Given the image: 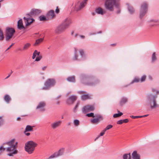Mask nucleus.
Returning <instances> with one entry per match:
<instances>
[{
  "label": "nucleus",
  "instance_id": "9d476101",
  "mask_svg": "<svg viewBox=\"0 0 159 159\" xmlns=\"http://www.w3.org/2000/svg\"><path fill=\"white\" fill-rule=\"evenodd\" d=\"M71 23V19L69 18H66L65 19L61 24L66 28L67 29Z\"/></svg>",
  "mask_w": 159,
  "mask_h": 159
},
{
  "label": "nucleus",
  "instance_id": "680f3d73",
  "mask_svg": "<svg viewBox=\"0 0 159 159\" xmlns=\"http://www.w3.org/2000/svg\"><path fill=\"white\" fill-rule=\"evenodd\" d=\"M80 37L82 39H84L85 38V36L83 35H80Z\"/></svg>",
  "mask_w": 159,
  "mask_h": 159
},
{
  "label": "nucleus",
  "instance_id": "7ed1b4c3",
  "mask_svg": "<svg viewBox=\"0 0 159 159\" xmlns=\"http://www.w3.org/2000/svg\"><path fill=\"white\" fill-rule=\"evenodd\" d=\"M37 146V143L32 141H30L25 143V149L29 154H31Z\"/></svg>",
  "mask_w": 159,
  "mask_h": 159
},
{
  "label": "nucleus",
  "instance_id": "a19ab883",
  "mask_svg": "<svg viewBox=\"0 0 159 159\" xmlns=\"http://www.w3.org/2000/svg\"><path fill=\"white\" fill-rule=\"evenodd\" d=\"M40 52H38L37 51L35 50V51H34V53H33V56H32V58L33 59H34L37 55H39V54H40Z\"/></svg>",
  "mask_w": 159,
  "mask_h": 159
},
{
  "label": "nucleus",
  "instance_id": "473e14b6",
  "mask_svg": "<svg viewBox=\"0 0 159 159\" xmlns=\"http://www.w3.org/2000/svg\"><path fill=\"white\" fill-rule=\"evenodd\" d=\"M87 0H84L81 3H80V7L81 9L83 8L86 5Z\"/></svg>",
  "mask_w": 159,
  "mask_h": 159
},
{
  "label": "nucleus",
  "instance_id": "4468645a",
  "mask_svg": "<svg viewBox=\"0 0 159 159\" xmlns=\"http://www.w3.org/2000/svg\"><path fill=\"white\" fill-rule=\"evenodd\" d=\"M94 109L93 106L92 105H87L84 107L82 109L84 112L86 113L90 111H92Z\"/></svg>",
  "mask_w": 159,
  "mask_h": 159
},
{
  "label": "nucleus",
  "instance_id": "423d86ee",
  "mask_svg": "<svg viewBox=\"0 0 159 159\" xmlns=\"http://www.w3.org/2000/svg\"><path fill=\"white\" fill-rule=\"evenodd\" d=\"M148 4L146 2H143L141 5L140 10V17L142 18L145 15L147 11Z\"/></svg>",
  "mask_w": 159,
  "mask_h": 159
},
{
  "label": "nucleus",
  "instance_id": "ddd939ff",
  "mask_svg": "<svg viewBox=\"0 0 159 159\" xmlns=\"http://www.w3.org/2000/svg\"><path fill=\"white\" fill-rule=\"evenodd\" d=\"M95 118L91 119L90 120L91 123L93 124L98 123L102 118V116L99 115H95Z\"/></svg>",
  "mask_w": 159,
  "mask_h": 159
},
{
  "label": "nucleus",
  "instance_id": "72a5a7b5",
  "mask_svg": "<svg viewBox=\"0 0 159 159\" xmlns=\"http://www.w3.org/2000/svg\"><path fill=\"white\" fill-rule=\"evenodd\" d=\"M74 10L76 11H79L81 10L80 7V4L79 2H77L75 4Z\"/></svg>",
  "mask_w": 159,
  "mask_h": 159
},
{
  "label": "nucleus",
  "instance_id": "69168bd1",
  "mask_svg": "<svg viewBox=\"0 0 159 159\" xmlns=\"http://www.w3.org/2000/svg\"><path fill=\"white\" fill-rule=\"evenodd\" d=\"M78 35V34H75L74 35V37L75 38L77 37V36Z\"/></svg>",
  "mask_w": 159,
  "mask_h": 159
},
{
  "label": "nucleus",
  "instance_id": "09e8293b",
  "mask_svg": "<svg viewBox=\"0 0 159 159\" xmlns=\"http://www.w3.org/2000/svg\"><path fill=\"white\" fill-rule=\"evenodd\" d=\"M80 104L79 102H78L74 108V112H76L77 111L76 109L78 107Z\"/></svg>",
  "mask_w": 159,
  "mask_h": 159
},
{
  "label": "nucleus",
  "instance_id": "412c9836",
  "mask_svg": "<svg viewBox=\"0 0 159 159\" xmlns=\"http://www.w3.org/2000/svg\"><path fill=\"white\" fill-rule=\"evenodd\" d=\"M81 79H85L86 80H93V77L86 76L85 75H82L80 76Z\"/></svg>",
  "mask_w": 159,
  "mask_h": 159
},
{
  "label": "nucleus",
  "instance_id": "5fc2aeb1",
  "mask_svg": "<svg viewBox=\"0 0 159 159\" xmlns=\"http://www.w3.org/2000/svg\"><path fill=\"white\" fill-rule=\"evenodd\" d=\"M130 117L132 118L135 119V118H141V116H130Z\"/></svg>",
  "mask_w": 159,
  "mask_h": 159
},
{
  "label": "nucleus",
  "instance_id": "0eeeda50",
  "mask_svg": "<svg viewBox=\"0 0 159 159\" xmlns=\"http://www.w3.org/2000/svg\"><path fill=\"white\" fill-rule=\"evenodd\" d=\"M56 83L55 80L53 79H49L45 82L44 84L45 87H43V89H47L51 86H53Z\"/></svg>",
  "mask_w": 159,
  "mask_h": 159
},
{
  "label": "nucleus",
  "instance_id": "393cba45",
  "mask_svg": "<svg viewBox=\"0 0 159 159\" xmlns=\"http://www.w3.org/2000/svg\"><path fill=\"white\" fill-rule=\"evenodd\" d=\"M99 81L98 80H96L93 81V82H88L87 83V84L90 86H94L98 84Z\"/></svg>",
  "mask_w": 159,
  "mask_h": 159
},
{
  "label": "nucleus",
  "instance_id": "e433bc0d",
  "mask_svg": "<svg viewBox=\"0 0 159 159\" xmlns=\"http://www.w3.org/2000/svg\"><path fill=\"white\" fill-rule=\"evenodd\" d=\"M123 159H131V155L130 153L125 154L123 155Z\"/></svg>",
  "mask_w": 159,
  "mask_h": 159
},
{
  "label": "nucleus",
  "instance_id": "13d9d810",
  "mask_svg": "<svg viewBox=\"0 0 159 159\" xmlns=\"http://www.w3.org/2000/svg\"><path fill=\"white\" fill-rule=\"evenodd\" d=\"M14 44V43H12L11 44V45L10 46L6 49V51H7L9 49H10V48L12 47V46Z\"/></svg>",
  "mask_w": 159,
  "mask_h": 159
},
{
  "label": "nucleus",
  "instance_id": "4d7b16f0",
  "mask_svg": "<svg viewBox=\"0 0 159 159\" xmlns=\"http://www.w3.org/2000/svg\"><path fill=\"white\" fill-rule=\"evenodd\" d=\"M17 144H18L17 142H16L15 143V142L13 143V145L17 148Z\"/></svg>",
  "mask_w": 159,
  "mask_h": 159
},
{
  "label": "nucleus",
  "instance_id": "1a4fd4ad",
  "mask_svg": "<svg viewBox=\"0 0 159 159\" xmlns=\"http://www.w3.org/2000/svg\"><path fill=\"white\" fill-rule=\"evenodd\" d=\"M66 29L61 24L56 27L55 31L56 33L58 34H60L64 32Z\"/></svg>",
  "mask_w": 159,
  "mask_h": 159
},
{
  "label": "nucleus",
  "instance_id": "5701e85b",
  "mask_svg": "<svg viewBox=\"0 0 159 159\" xmlns=\"http://www.w3.org/2000/svg\"><path fill=\"white\" fill-rule=\"evenodd\" d=\"M128 101V99L126 98L123 97L120 102V104L121 106H123Z\"/></svg>",
  "mask_w": 159,
  "mask_h": 159
},
{
  "label": "nucleus",
  "instance_id": "f704fd0d",
  "mask_svg": "<svg viewBox=\"0 0 159 159\" xmlns=\"http://www.w3.org/2000/svg\"><path fill=\"white\" fill-rule=\"evenodd\" d=\"M157 60V57L156 56V52H154L152 56V62H155Z\"/></svg>",
  "mask_w": 159,
  "mask_h": 159
},
{
  "label": "nucleus",
  "instance_id": "bb28decb",
  "mask_svg": "<svg viewBox=\"0 0 159 159\" xmlns=\"http://www.w3.org/2000/svg\"><path fill=\"white\" fill-rule=\"evenodd\" d=\"M64 148H62L60 149L57 152H55L57 157L62 155L64 152Z\"/></svg>",
  "mask_w": 159,
  "mask_h": 159
},
{
  "label": "nucleus",
  "instance_id": "e2e57ef3",
  "mask_svg": "<svg viewBox=\"0 0 159 159\" xmlns=\"http://www.w3.org/2000/svg\"><path fill=\"white\" fill-rule=\"evenodd\" d=\"M46 68H47V66H44L42 68V70H44Z\"/></svg>",
  "mask_w": 159,
  "mask_h": 159
},
{
  "label": "nucleus",
  "instance_id": "f257e3e1",
  "mask_svg": "<svg viewBox=\"0 0 159 159\" xmlns=\"http://www.w3.org/2000/svg\"><path fill=\"white\" fill-rule=\"evenodd\" d=\"M15 140L16 139L14 138L3 144H7L9 146L6 148V151L9 152L7 155L9 156H13L14 155L16 154L18 152L17 148L13 145V143L15 142Z\"/></svg>",
  "mask_w": 159,
  "mask_h": 159
},
{
  "label": "nucleus",
  "instance_id": "338daca9",
  "mask_svg": "<svg viewBox=\"0 0 159 159\" xmlns=\"http://www.w3.org/2000/svg\"><path fill=\"white\" fill-rule=\"evenodd\" d=\"M61 97V95H59V96H58L57 97V99H58V98H60Z\"/></svg>",
  "mask_w": 159,
  "mask_h": 159
},
{
  "label": "nucleus",
  "instance_id": "7c9ffc66",
  "mask_svg": "<svg viewBox=\"0 0 159 159\" xmlns=\"http://www.w3.org/2000/svg\"><path fill=\"white\" fill-rule=\"evenodd\" d=\"M129 121V120L127 119H126L124 120H118L117 124L119 125H121L123 123H127Z\"/></svg>",
  "mask_w": 159,
  "mask_h": 159
},
{
  "label": "nucleus",
  "instance_id": "a211bd4d",
  "mask_svg": "<svg viewBox=\"0 0 159 159\" xmlns=\"http://www.w3.org/2000/svg\"><path fill=\"white\" fill-rule=\"evenodd\" d=\"M55 16L54 11L53 10H51L49 11L47 15V20H48L52 19Z\"/></svg>",
  "mask_w": 159,
  "mask_h": 159
},
{
  "label": "nucleus",
  "instance_id": "6ab92c4d",
  "mask_svg": "<svg viewBox=\"0 0 159 159\" xmlns=\"http://www.w3.org/2000/svg\"><path fill=\"white\" fill-rule=\"evenodd\" d=\"M17 28L18 29L20 30L25 29V28L23 25L22 20L21 19L19 20L17 22Z\"/></svg>",
  "mask_w": 159,
  "mask_h": 159
},
{
  "label": "nucleus",
  "instance_id": "c85d7f7f",
  "mask_svg": "<svg viewBox=\"0 0 159 159\" xmlns=\"http://www.w3.org/2000/svg\"><path fill=\"white\" fill-rule=\"evenodd\" d=\"M68 81L70 82H75V77L74 76L68 77L67 78Z\"/></svg>",
  "mask_w": 159,
  "mask_h": 159
},
{
  "label": "nucleus",
  "instance_id": "49530a36",
  "mask_svg": "<svg viewBox=\"0 0 159 159\" xmlns=\"http://www.w3.org/2000/svg\"><path fill=\"white\" fill-rule=\"evenodd\" d=\"M140 80L139 78H135L131 82V83L133 84V83H135V82H138L140 81Z\"/></svg>",
  "mask_w": 159,
  "mask_h": 159
},
{
  "label": "nucleus",
  "instance_id": "0e129e2a",
  "mask_svg": "<svg viewBox=\"0 0 159 159\" xmlns=\"http://www.w3.org/2000/svg\"><path fill=\"white\" fill-rule=\"evenodd\" d=\"M148 116V115H144L143 116H141V118H142V117H145L147 116Z\"/></svg>",
  "mask_w": 159,
  "mask_h": 159
},
{
  "label": "nucleus",
  "instance_id": "cd10ccee",
  "mask_svg": "<svg viewBox=\"0 0 159 159\" xmlns=\"http://www.w3.org/2000/svg\"><path fill=\"white\" fill-rule=\"evenodd\" d=\"M43 40V38H40L36 40L35 43L34 44V45L35 46H37L39 45L40 43H41Z\"/></svg>",
  "mask_w": 159,
  "mask_h": 159
},
{
  "label": "nucleus",
  "instance_id": "dca6fc26",
  "mask_svg": "<svg viewBox=\"0 0 159 159\" xmlns=\"http://www.w3.org/2000/svg\"><path fill=\"white\" fill-rule=\"evenodd\" d=\"M41 10L38 9H32L31 11L28 14H27L29 16H35L38 15L41 12Z\"/></svg>",
  "mask_w": 159,
  "mask_h": 159
},
{
  "label": "nucleus",
  "instance_id": "774afa93",
  "mask_svg": "<svg viewBox=\"0 0 159 159\" xmlns=\"http://www.w3.org/2000/svg\"><path fill=\"white\" fill-rule=\"evenodd\" d=\"M100 137V136H98L97 138H96L95 139V141L96 140L98 139L99 137Z\"/></svg>",
  "mask_w": 159,
  "mask_h": 159
},
{
  "label": "nucleus",
  "instance_id": "37998d69",
  "mask_svg": "<svg viewBox=\"0 0 159 159\" xmlns=\"http://www.w3.org/2000/svg\"><path fill=\"white\" fill-rule=\"evenodd\" d=\"M40 21H44L47 20V17H46L44 16H41L39 17Z\"/></svg>",
  "mask_w": 159,
  "mask_h": 159
},
{
  "label": "nucleus",
  "instance_id": "c756f323",
  "mask_svg": "<svg viewBox=\"0 0 159 159\" xmlns=\"http://www.w3.org/2000/svg\"><path fill=\"white\" fill-rule=\"evenodd\" d=\"M91 96L88 94L83 95L81 96V98L82 100H85L87 99H90Z\"/></svg>",
  "mask_w": 159,
  "mask_h": 159
},
{
  "label": "nucleus",
  "instance_id": "2f4dec72",
  "mask_svg": "<svg viewBox=\"0 0 159 159\" xmlns=\"http://www.w3.org/2000/svg\"><path fill=\"white\" fill-rule=\"evenodd\" d=\"M33 126H31L30 125H27L26 126L25 130V132L28 131H32L33 130Z\"/></svg>",
  "mask_w": 159,
  "mask_h": 159
},
{
  "label": "nucleus",
  "instance_id": "58836bf2",
  "mask_svg": "<svg viewBox=\"0 0 159 159\" xmlns=\"http://www.w3.org/2000/svg\"><path fill=\"white\" fill-rule=\"evenodd\" d=\"M157 22L154 20H151L148 23L149 25L150 26H154L156 25Z\"/></svg>",
  "mask_w": 159,
  "mask_h": 159
},
{
  "label": "nucleus",
  "instance_id": "79ce46f5",
  "mask_svg": "<svg viewBox=\"0 0 159 159\" xmlns=\"http://www.w3.org/2000/svg\"><path fill=\"white\" fill-rule=\"evenodd\" d=\"M4 39L3 33L0 29V40H2Z\"/></svg>",
  "mask_w": 159,
  "mask_h": 159
},
{
  "label": "nucleus",
  "instance_id": "f8f14e48",
  "mask_svg": "<svg viewBox=\"0 0 159 159\" xmlns=\"http://www.w3.org/2000/svg\"><path fill=\"white\" fill-rule=\"evenodd\" d=\"M30 16L28 15L27 14V17H24L23 18L26 26L31 24L34 20L33 18H31L29 17Z\"/></svg>",
  "mask_w": 159,
  "mask_h": 159
},
{
  "label": "nucleus",
  "instance_id": "b1692460",
  "mask_svg": "<svg viewBox=\"0 0 159 159\" xmlns=\"http://www.w3.org/2000/svg\"><path fill=\"white\" fill-rule=\"evenodd\" d=\"M127 5H128V10L129 11V13L131 14H133L135 11L134 8L132 6L129 5V4H127Z\"/></svg>",
  "mask_w": 159,
  "mask_h": 159
},
{
  "label": "nucleus",
  "instance_id": "ea45409f",
  "mask_svg": "<svg viewBox=\"0 0 159 159\" xmlns=\"http://www.w3.org/2000/svg\"><path fill=\"white\" fill-rule=\"evenodd\" d=\"M73 123L75 126H78L80 125V122L78 120L75 119L73 121Z\"/></svg>",
  "mask_w": 159,
  "mask_h": 159
},
{
  "label": "nucleus",
  "instance_id": "39448f33",
  "mask_svg": "<svg viewBox=\"0 0 159 159\" xmlns=\"http://www.w3.org/2000/svg\"><path fill=\"white\" fill-rule=\"evenodd\" d=\"M15 32V30L14 29L12 28H7L6 31V40L8 41L11 39Z\"/></svg>",
  "mask_w": 159,
  "mask_h": 159
},
{
  "label": "nucleus",
  "instance_id": "f3484780",
  "mask_svg": "<svg viewBox=\"0 0 159 159\" xmlns=\"http://www.w3.org/2000/svg\"><path fill=\"white\" fill-rule=\"evenodd\" d=\"M77 99V97L74 95L70 96L67 101V102L69 104H73L74 102Z\"/></svg>",
  "mask_w": 159,
  "mask_h": 159
},
{
  "label": "nucleus",
  "instance_id": "c03bdc74",
  "mask_svg": "<svg viewBox=\"0 0 159 159\" xmlns=\"http://www.w3.org/2000/svg\"><path fill=\"white\" fill-rule=\"evenodd\" d=\"M55 152L54 154L51 155L48 158V159H51L52 158H54L55 157H57L56 154Z\"/></svg>",
  "mask_w": 159,
  "mask_h": 159
},
{
  "label": "nucleus",
  "instance_id": "de8ad7c7",
  "mask_svg": "<svg viewBox=\"0 0 159 159\" xmlns=\"http://www.w3.org/2000/svg\"><path fill=\"white\" fill-rule=\"evenodd\" d=\"M4 122V120L2 117H0V126H2Z\"/></svg>",
  "mask_w": 159,
  "mask_h": 159
},
{
  "label": "nucleus",
  "instance_id": "a878e982",
  "mask_svg": "<svg viewBox=\"0 0 159 159\" xmlns=\"http://www.w3.org/2000/svg\"><path fill=\"white\" fill-rule=\"evenodd\" d=\"M96 11L98 14L102 15L104 14V10L102 8L100 7L96 9Z\"/></svg>",
  "mask_w": 159,
  "mask_h": 159
},
{
  "label": "nucleus",
  "instance_id": "8fccbe9b",
  "mask_svg": "<svg viewBox=\"0 0 159 159\" xmlns=\"http://www.w3.org/2000/svg\"><path fill=\"white\" fill-rule=\"evenodd\" d=\"M113 127V126L112 125H109L107 126L104 129L106 131L107 130Z\"/></svg>",
  "mask_w": 159,
  "mask_h": 159
},
{
  "label": "nucleus",
  "instance_id": "aec40b11",
  "mask_svg": "<svg viewBox=\"0 0 159 159\" xmlns=\"http://www.w3.org/2000/svg\"><path fill=\"white\" fill-rule=\"evenodd\" d=\"M132 156L133 159H140V156L137 153L136 151L133 152Z\"/></svg>",
  "mask_w": 159,
  "mask_h": 159
},
{
  "label": "nucleus",
  "instance_id": "c9c22d12",
  "mask_svg": "<svg viewBox=\"0 0 159 159\" xmlns=\"http://www.w3.org/2000/svg\"><path fill=\"white\" fill-rule=\"evenodd\" d=\"M31 46V44L29 43H27L25 44L23 48V50H27Z\"/></svg>",
  "mask_w": 159,
  "mask_h": 159
},
{
  "label": "nucleus",
  "instance_id": "4c0bfd02",
  "mask_svg": "<svg viewBox=\"0 0 159 159\" xmlns=\"http://www.w3.org/2000/svg\"><path fill=\"white\" fill-rule=\"evenodd\" d=\"M118 113L115 114L113 115V117L114 118L117 117L121 116L123 114V113L120 112L119 111H118Z\"/></svg>",
  "mask_w": 159,
  "mask_h": 159
},
{
  "label": "nucleus",
  "instance_id": "bf43d9fd",
  "mask_svg": "<svg viewBox=\"0 0 159 159\" xmlns=\"http://www.w3.org/2000/svg\"><path fill=\"white\" fill-rule=\"evenodd\" d=\"M57 13H58L59 12V10L58 8V7H57L55 11Z\"/></svg>",
  "mask_w": 159,
  "mask_h": 159
},
{
  "label": "nucleus",
  "instance_id": "3c124183",
  "mask_svg": "<svg viewBox=\"0 0 159 159\" xmlns=\"http://www.w3.org/2000/svg\"><path fill=\"white\" fill-rule=\"evenodd\" d=\"M42 58V56L41 55H38V56L35 59V61H39Z\"/></svg>",
  "mask_w": 159,
  "mask_h": 159
},
{
  "label": "nucleus",
  "instance_id": "f03ea898",
  "mask_svg": "<svg viewBox=\"0 0 159 159\" xmlns=\"http://www.w3.org/2000/svg\"><path fill=\"white\" fill-rule=\"evenodd\" d=\"M157 98L156 95H154L150 94L147 97V99L150 104V107L152 109H156L159 107V105L156 102V98Z\"/></svg>",
  "mask_w": 159,
  "mask_h": 159
},
{
  "label": "nucleus",
  "instance_id": "9b49d317",
  "mask_svg": "<svg viewBox=\"0 0 159 159\" xmlns=\"http://www.w3.org/2000/svg\"><path fill=\"white\" fill-rule=\"evenodd\" d=\"M62 123L61 120L55 121L52 123L50 125L51 128L53 129H55L59 127Z\"/></svg>",
  "mask_w": 159,
  "mask_h": 159
},
{
  "label": "nucleus",
  "instance_id": "603ef678",
  "mask_svg": "<svg viewBox=\"0 0 159 159\" xmlns=\"http://www.w3.org/2000/svg\"><path fill=\"white\" fill-rule=\"evenodd\" d=\"M5 148L3 147V146H1L0 147V155L5 150Z\"/></svg>",
  "mask_w": 159,
  "mask_h": 159
},
{
  "label": "nucleus",
  "instance_id": "864d4df0",
  "mask_svg": "<svg viewBox=\"0 0 159 159\" xmlns=\"http://www.w3.org/2000/svg\"><path fill=\"white\" fill-rule=\"evenodd\" d=\"M146 78V76L145 75H144L143 76L140 80V81L141 82H143V81H144Z\"/></svg>",
  "mask_w": 159,
  "mask_h": 159
},
{
  "label": "nucleus",
  "instance_id": "052dcab7",
  "mask_svg": "<svg viewBox=\"0 0 159 159\" xmlns=\"http://www.w3.org/2000/svg\"><path fill=\"white\" fill-rule=\"evenodd\" d=\"M24 133L27 136H29L30 135V133H26V132H25V131H24Z\"/></svg>",
  "mask_w": 159,
  "mask_h": 159
},
{
  "label": "nucleus",
  "instance_id": "6e6d98bb",
  "mask_svg": "<svg viewBox=\"0 0 159 159\" xmlns=\"http://www.w3.org/2000/svg\"><path fill=\"white\" fill-rule=\"evenodd\" d=\"M106 132L105 130L104 129L103 130L102 132L100 133V135L99 136H102L104 135V134H105V132Z\"/></svg>",
  "mask_w": 159,
  "mask_h": 159
},
{
  "label": "nucleus",
  "instance_id": "a18cd8bd",
  "mask_svg": "<svg viewBox=\"0 0 159 159\" xmlns=\"http://www.w3.org/2000/svg\"><path fill=\"white\" fill-rule=\"evenodd\" d=\"M86 116L88 117H95V115H94V113L92 112L87 114Z\"/></svg>",
  "mask_w": 159,
  "mask_h": 159
},
{
  "label": "nucleus",
  "instance_id": "6e6552de",
  "mask_svg": "<svg viewBox=\"0 0 159 159\" xmlns=\"http://www.w3.org/2000/svg\"><path fill=\"white\" fill-rule=\"evenodd\" d=\"M77 49L75 48V55L73 58L74 60H80L84 59V53L83 50L80 49L79 51V52L80 55V57L79 58L77 54Z\"/></svg>",
  "mask_w": 159,
  "mask_h": 159
},
{
  "label": "nucleus",
  "instance_id": "2eb2a0df",
  "mask_svg": "<svg viewBox=\"0 0 159 159\" xmlns=\"http://www.w3.org/2000/svg\"><path fill=\"white\" fill-rule=\"evenodd\" d=\"M46 105L45 103L44 102H39L36 107L37 109H39L41 111H44L45 109L44 108Z\"/></svg>",
  "mask_w": 159,
  "mask_h": 159
},
{
  "label": "nucleus",
  "instance_id": "20e7f679",
  "mask_svg": "<svg viewBox=\"0 0 159 159\" xmlns=\"http://www.w3.org/2000/svg\"><path fill=\"white\" fill-rule=\"evenodd\" d=\"M119 0H107L105 3L106 8L110 11H113L114 10L113 6L114 5L116 7H119Z\"/></svg>",
  "mask_w": 159,
  "mask_h": 159
},
{
  "label": "nucleus",
  "instance_id": "4be33fe9",
  "mask_svg": "<svg viewBox=\"0 0 159 159\" xmlns=\"http://www.w3.org/2000/svg\"><path fill=\"white\" fill-rule=\"evenodd\" d=\"M4 101L7 103H9L11 100V98L10 96L6 94L4 95L3 97Z\"/></svg>",
  "mask_w": 159,
  "mask_h": 159
}]
</instances>
